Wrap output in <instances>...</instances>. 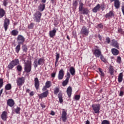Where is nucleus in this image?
Returning <instances> with one entry per match:
<instances>
[{
	"mask_svg": "<svg viewBox=\"0 0 124 124\" xmlns=\"http://www.w3.org/2000/svg\"><path fill=\"white\" fill-rule=\"evenodd\" d=\"M20 63V61L18 59H15L9 63L7 67L8 69H13L14 66L18 65Z\"/></svg>",
	"mask_w": 124,
	"mask_h": 124,
	"instance_id": "nucleus-1",
	"label": "nucleus"
},
{
	"mask_svg": "<svg viewBox=\"0 0 124 124\" xmlns=\"http://www.w3.org/2000/svg\"><path fill=\"white\" fill-rule=\"evenodd\" d=\"M24 70L29 73L31 71V61L28 60L26 62L24 63Z\"/></svg>",
	"mask_w": 124,
	"mask_h": 124,
	"instance_id": "nucleus-2",
	"label": "nucleus"
},
{
	"mask_svg": "<svg viewBox=\"0 0 124 124\" xmlns=\"http://www.w3.org/2000/svg\"><path fill=\"white\" fill-rule=\"evenodd\" d=\"M45 62V60L43 58H39L38 60H35L34 61V68H36L38 66V65H43L44 64V62Z\"/></svg>",
	"mask_w": 124,
	"mask_h": 124,
	"instance_id": "nucleus-3",
	"label": "nucleus"
},
{
	"mask_svg": "<svg viewBox=\"0 0 124 124\" xmlns=\"http://www.w3.org/2000/svg\"><path fill=\"white\" fill-rule=\"evenodd\" d=\"M92 107L95 114H99V110H100V105L99 104H93Z\"/></svg>",
	"mask_w": 124,
	"mask_h": 124,
	"instance_id": "nucleus-4",
	"label": "nucleus"
},
{
	"mask_svg": "<svg viewBox=\"0 0 124 124\" xmlns=\"http://www.w3.org/2000/svg\"><path fill=\"white\" fill-rule=\"evenodd\" d=\"M42 15V14L41 13H40V12L37 11L34 15V20L37 23H39V22H40V19L41 18Z\"/></svg>",
	"mask_w": 124,
	"mask_h": 124,
	"instance_id": "nucleus-5",
	"label": "nucleus"
},
{
	"mask_svg": "<svg viewBox=\"0 0 124 124\" xmlns=\"http://www.w3.org/2000/svg\"><path fill=\"white\" fill-rule=\"evenodd\" d=\"M61 119L64 123H65L67 120V111L64 109H62Z\"/></svg>",
	"mask_w": 124,
	"mask_h": 124,
	"instance_id": "nucleus-6",
	"label": "nucleus"
},
{
	"mask_svg": "<svg viewBox=\"0 0 124 124\" xmlns=\"http://www.w3.org/2000/svg\"><path fill=\"white\" fill-rule=\"evenodd\" d=\"M25 83V78L21 77L18 78L16 79V84L18 87H21L23 84Z\"/></svg>",
	"mask_w": 124,
	"mask_h": 124,
	"instance_id": "nucleus-7",
	"label": "nucleus"
},
{
	"mask_svg": "<svg viewBox=\"0 0 124 124\" xmlns=\"http://www.w3.org/2000/svg\"><path fill=\"white\" fill-rule=\"evenodd\" d=\"M90 31H89V29H87L86 27L83 26L81 30L80 33L81 34L83 35H85V36H88L89 35Z\"/></svg>",
	"mask_w": 124,
	"mask_h": 124,
	"instance_id": "nucleus-8",
	"label": "nucleus"
},
{
	"mask_svg": "<svg viewBox=\"0 0 124 124\" xmlns=\"http://www.w3.org/2000/svg\"><path fill=\"white\" fill-rule=\"evenodd\" d=\"M18 44H23L25 42V37L22 35H18L17 37Z\"/></svg>",
	"mask_w": 124,
	"mask_h": 124,
	"instance_id": "nucleus-9",
	"label": "nucleus"
},
{
	"mask_svg": "<svg viewBox=\"0 0 124 124\" xmlns=\"http://www.w3.org/2000/svg\"><path fill=\"white\" fill-rule=\"evenodd\" d=\"M9 24H10V21L9 19L6 18L4 20V25L3 27L5 29V31H7L8 29V26H9Z\"/></svg>",
	"mask_w": 124,
	"mask_h": 124,
	"instance_id": "nucleus-10",
	"label": "nucleus"
},
{
	"mask_svg": "<svg viewBox=\"0 0 124 124\" xmlns=\"http://www.w3.org/2000/svg\"><path fill=\"white\" fill-rule=\"evenodd\" d=\"M63 76H64V71H63V69H61L58 73V78L59 80H62Z\"/></svg>",
	"mask_w": 124,
	"mask_h": 124,
	"instance_id": "nucleus-11",
	"label": "nucleus"
},
{
	"mask_svg": "<svg viewBox=\"0 0 124 124\" xmlns=\"http://www.w3.org/2000/svg\"><path fill=\"white\" fill-rule=\"evenodd\" d=\"M101 8L102 9H103L104 8V7L103 5L97 4L96 6L94 7V8L93 9L92 11L94 13H96L97 12L98 10H99V9Z\"/></svg>",
	"mask_w": 124,
	"mask_h": 124,
	"instance_id": "nucleus-12",
	"label": "nucleus"
},
{
	"mask_svg": "<svg viewBox=\"0 0 124 124\" xmlns=\"http://www.w3.org/2000/svg\"><path fill=\"white\" fill-rule=\"evenodd\" d=\"M57 33V29L56 28H53L52 31H49V35L50 37L51 38H54V36H56V33Z\"/></svg>",
	"mask_w": 124,
	"mask_h": 124,
	"instance_id": "nucleus-13",
	"label": "nucleus"
},
{
	"mask_svg": "<svg viewBox=\"0 0 124 124\" xmlns=\"http://www.w3.org/2000/svg\"><path fill=\"white\" fill-rule=\"evenodd\" d=\"M93 54L96 58H99L102 54H101V50L100 49H96L93 51Z\"/></svg>",
	"mask_w": 124,
	"mask_h": 124,
	"instance_id": "nucleus-14",
	"label": "nucleus"
},
{
	"mask_svg": "<svg viewBox=\"0 0 124 124\" xmlns=\"http://www.w3.org/2000/svg\"><path fill=\"white\" fill-rule=\"evenodd\" d=\"M7 112L5 111H3L1 115V118L2 120L4 122H6L7 120Z\"/></svg>",
	"mask_w": 124,
	"mask_h": 124,
	"instance_id": "nucleus-15",
	"label": "nucleus"
},
{
	"mask_svg": "<svg viewBox=\"0 0 124 124\" xmlns=\"http://www.w3.org/2000/svg\"><path fill=\"white\" fill-rule=\"evenodd\" d=\"M111 46H113V47H114L117 49H120L119 47V43H118V42L114 39L112 40Z\"/></svg>",
	"mask_w": 124,
	"mask_h": 124,
	"instance_id": "nucleus-16",
	"label": "nucleus"
},
{
	"mask_svg": "<svg viewBox=\"0 0 124 124\" xmlns=\"http://www.w3.org/2000/svg\"><path fill=\"white\" fill-rule=\"evenodd\" d=\"M7 104L8 106H10V107H13L15 104V102L13 99H9L7 101Z\"/></svg>",
	"mask_w": 124,
	"mask_h": 124,
	"instance_id": "nucleus-17",
	"label": "nucleus"
},
{
	"mask_svg": "<svg viewBox=\"0 0 124 124\" xmlns=\"http://www.w3.org/2000/svg\"><path fill=\"white\" fill-rule=\"evenodd\" d=\"M48 94H49V92L46 91L41 94L39 95V98H44V97H47Z\"/></svg>",
	"mask_w": 124,
	"mask_h": 124,
	"instance_id": "nucleus-18",
	"label": "nucleus"
},
{
	"mask_svg": "<svg viewBox=\"0 0 124 124\" xmlns=\"http://www.w3.org/2000/svg\"><path fill=\"white\" fill-rule=\"evenodd\" d=\"M115 15L114 14V12L112 11H110L108 13H107L105 16V17L106 18H112V17H114Z\"/></svg>",
	"mask_w": 124,
	"mask_h": 124,
	"instance_id": "nucleus-19",
	"label": "nucleus"
},
{
	"mask_svg": "<svg viewBox=\"0 0 124 124\" xmlns=\"http://www.w3.org/2000/svg\"><path fill=\"white\" fill-rule=\"evenodd\" d=\"M114 6L116 9L120 8V5H121V2L120 0H115L114 1Z\"/></svg>",
	"mask_w": 124,
	"mask_h": 124,
	"instance_id": "nucleus-20",
	"label": "nucleus"
},
{
	"mask_svg": "<svg viewBox=\"0 0 124 124\" xmlns=\"http://www.w3.org/2000/svg\"><path fill=\"white\" fill-rule=\"evenodd\" d=\"M34 81L35 87L36 89L37 90L39 88V80H38V78H35Z\"/></svg>",
	"mask_w": 124,
	"mask_h": 124,
	"instance_id": "nucleus-21",
	"label": "nucleus"
},
{
	"mask_svg": "<svg viewBox=\"0 0 124 124\" xmlns=\"http://www.w3.org/2000/svg\"><path fill=\"white\" fill-rule=\"evenodd\" d=\"M67 93L69 97H71V94L72 93V88L69 86L67 89Z\"/></svg>",
	"mask_w": 124,
	"mask_h": 124,
	"instance_id": "nucleus-22",
	"label": "nucleus"
},
{
	"mask_svg": "<svg viewBox=\"0 0 124 124\" xmlns=\"http://www.w3.org/2000/svg\"><path fill=\"white\" fill-rule=\"evenodd\" d=\"M90 12V10L89 9L87 8H83L82 12H81V14H83L84 15H88Z\"/></svg>",
	"mask_w": 124,
	"mask_h": 124,
	"instance_id": "nucleus-23",
	"label": "nucleus"
},
{
	"mask_svg": "<svg viewBox=\"0 0 124 124\" xmlns=\"http://www.w3.org/2000/svg\"><path fill=\"white\" fill-rule=\"evenodd\" d=\"M38 9L39 11L42 12V11H43V10H44L45 9V4H44V3L40 4L38 7Z\"/></svg>",
	"mask_w": 124,
	"mask_h": 124,
	"instance_id": "nucleus-24",
	"label": "nucleus"
},
{
	"mask_svg": "<svg viewBox=\"0 0 124 124\" xmlns=\"http://www.w3.org/2000/svg\"><path fill=\"white\" fill-rule=\"evenodd\" d=\"M111 53L114 56H118L119 55V50L116 48H112Z\"/></svg>",
	"mask_w": 124,
	"mask_h": 124,
	"instance_id": "nucleus-25",
	"label": "nucleus"
},
{
	"mask_svg": "<svg viewBox=\"0 0 124 124\" xmlns=\"http://www.w3.org/2000/svg\"><path fill=\"white\" fill-rule=\"evenodd\" d=\"M58 98L59 99V102L60 103L62 104V102H63V100L62 99V93H59L58 95Z\"/></svg>",
	"mask_w": 124,
	"mask_h": 124,
	"instance_id": "nucleus-26",
	"label": "nucleus"
},
{
	"mask_svg": "<svg viewBox=\"0 0 124 124\" xmlns=\"http://www.w3.org/2000/svg\"><path fill=\"white\" fill-rule=\"evenodd\" d=\"M18 33H19V31L16 30H14L10 32V34H11V35H13V36H16L18 35Z\"/></svg>",
	"mask_w": 124,
	"mask_h": 124,
	"instance_id": "nucleus-27",
	"label": "nucleus"
},
{
	"mask_svg": "<svg viewBox=\"0 0 124 124\" xmlns=\"http://www.w3.org/2000/svg\"><path fill=\"white\" fill-rule=\"evenodd\" d=\"M123 77H124L123 73H120L119 74V75L118 76V78L119 83H122V82H123Z\"/></svg>",
	"mask_w": 124,
	"mask_h": 124,
	"instance_id": "nucleus-28",
	"label": "nucleus"
},
{
	"mask_svg": "<svg viewBox=\"0 0 124 124\" xmlns=\"http://www.w3.org/2000/svg\"><path fill=\"white\" fill-rule=\"evenodd\" d=\"M11 89H12V86L10 83L6 84L5 86V91H10Z\"/></svg>",
	"mask_w": 124,
	"mask_h": 124,
	"instance_id": "nucleus-29",
	"label": "nucleus"
},
{
	"mask_svg": "<svg viewBox=\"0 0 124 124\" xmlns=\"http://www.w3.org/2000/svg\"><path fill=\"white\" fill-rule=\"evenodd\" d=\"M5 15V11L2 8L0 9V18H2Z\"/></svg>",
	"mask_w": 124,
	"mask_h": 124,
	"instance_id": "nucleus-30",
	"label": "nucleus"
},
{
	"mask_svg": "<svg viewBox=\"0 0 124 124\" xmlns=\"http://www.w3.org/2000/svg\"><path fill=\"white\" fill-rule=\"evenodd\" d=\"M70 73L72 76L75 75V69L73 67H71L69 69Z\"/></svg>",
	"mask_w": 124,
	"mask_h": 124,
	"instance_id": "nucleus-31",
	"label": "nucleus"
},
{
	"mask_svg": "<svg viewBox=\"0 0 124 124\" xmlns=\"http://www.w3.org/2000/svg\"><path fill=\"white\" fill-rule=\"evenodd\" d=\"M78 6V0H75L73 1V7L74 8H77V7Z\"/></svg>",
	"mask_w": 124,
	"mask_h": 124,
	"instance_id": "nucleus-32",
	"label": "nucleus"
},
{
	"mask_svg": "<svg viewBox=\"0 0 124 124\" xmlns=\"http://www.w3.org/2000/svg\"><path fill=\"white\" fill-rule=\"evenodd\" d=\"M83 6H84V3L80 2L79 8H78V11H79V12H82V11H83V9H84V8L83 7Z\"/></svg>",
	"mask_w": 124,
	"mask_h": 124,
	"instance_id": "nucleus-33",
	"label": "nucleus"
},
{
	"mask_svg": "<svg viewBox=\"0 0 124 124\" xmlns=\"http://www.w3.org/2000/svg\"><path fill=\"white\" fill-rule=\"evenodd\" d=\"M59 92H60V88L58 87H56L54 90V94H56V95L58 94Z\"/></svg>",
	"mask_w": 124,
	"mask_h": 124,
	"instance_id": "nucleus-34",
	"label": "nucleus"
},
{
	"mask_svg": "<svg viewBox=\"0 0 124 124\" xmlns=\"http://www.w3.org/2000/svg\"><path fill=\"white\" fill-rule=\"evenodd\" d=\"M51 81H47L46 82L45 86H46L47 89H49V88H50V87H51Z\"/></svg>",
	"mask_w": 124,
	"mask_h": 124,
	"instance_id": "nucleus-35",
	"label": "nucleus"
},
{
	"mask_svg": "<svg viewBox=\"0 0 124 124\" xmlns=\"http://www.w3.org/2000/svg\"><path fill=\"white\" fill-rule=\"evenodd\" d=\"M109 73L111 74V75H113L114 73V68L113 67V66H109Z\"/></svg>",
	"mask_w": 124,
	"mask_h": 124,
	"instance_id": "nucleus-36",
	"label": "nucleus"
},
{
	"mask_svg": "<svg viewBox=\"0 0 124 124\" xmlns=\"http://www.w3.org/2000/svg\"><path fill=\"white\" fill-rule=\"evenodd\" d=\"M20 44H18L16 47V53H19L20 52V47L21 46Z\"/></svg>",
	"mask_w": 124,
	"mask_h": 124,
	"instance_id": "nucleus-37",
	"label": "nucleus"
},
{
	"mask_svg": "<svg viewBox=\"0 0 124 124\" xmlns=\"http://www.w3.org/2000/svg\"><path fill=\"white\" fill-rule=\"evenodd\" d=\"M69 80L67 79L66 78L65 79V80H64L62 82V86L63 87H65V86H66V85H67V84H68V82H69Z\"/></svg>",
	"mask_w": 124,
	"mask_h": 124,
	"instance_id": "nucleus-38",
	"label": "nucleus"
},
{
	"mask_svg": "<svg viewBox=\"0 0 124 124\" xmlns=\"http://www.w3.org/2000/svg\"><path fill=\"white\" fill-rule=\"evenodd\" d=\"M22 50L23 52H25V53H27L28 51V47L26 45H24L22 46Z\"/></svg>",
	"mask_w": 124,
	"mask_h": 124,
	"instance_id": "nucleus-39",
	"label": "nucleus"
},
{
	"mask_svg": "<svg viewBox=\"0 0 124 124\" xmlns=\"http://www.w3.org/2000/svg\"><path fill=\"white\" fill-rule=\"evenodd\" d=\"M21 110V108L19 107L16 108L15 109V112L16 114H19L20 113V111Z\"/></svg>",
	"mask_w": 124,
	"mask_h": 124,
	"instance_id": "nucleus-40",
	"label": "nucleus"
},
{
	"mask_svg": "<svg viewBox=\"0 0 124 124\" xmlns=\"http://www.w3.org/2000/svg\"><path fill=\"white\" fill-rule=\"evenodd\" d=\"M16 68L17 71H18L19 72H21V71H22V66H21L20 65H17L16 66Z\"/></svg>",
	"mask_w": 124,
	"mask_h": 124,
	"instance_id": "nucleus-41",
	"label": "nucleus"
},
{
	"mask_svg": "<svg viewBox=\"0 0 124 124\" xmlns=\"http://www.w3.org/2000/svg\"><path fill=\"white\" fill-rule=\"evenodd\" d=\"M34 25L33 23H31V24H30L28 26V29L29 30H32V29H33V27H34Z\"/></svg>",
	"mask_w": 124,
	"mask_h": 124,
	"instance_id": "nucleus-42",
	"label": "nucleus"
},
{
	"mask_svg": "<svg viewBox=\"0 0 124 124\" xmlns=\"http://www.w3.org/2000/svg\"><path fill=\"white\" fill-rule=\"evenodd\" d=\"M59 59H60V54L57 53L56 56V63L59 62Z\"/></svg>",
	"mask_w": 124,
	"mask_h": 124,
	"instance_id": "nucleus-43",
	"label": "nucleus"
},
{
	"mask_svg": "<svg viewBox=\"0 0 124 124\" xmlns=\"http://www.w3.org/2000/svg\"><path fill=\"white\" fill-rule=\"evenodd\" d=\"M3 86V80L2 78H0V89H1Z\"/></svg>",
	"mask_w": 124,
	"mask_h": 124,
	"instance_id": "nucleus-44",
	"label": "nucleus"
},
{
	"mask_svg": "<svg viewBox=\"0 0 124 124\" xmlns=\"http://www.w3.org/2000/svg\"><path fill=\"white\" fill-rule=\"evenodd\" d=\"M117 62L118 63H122V58L121 57L118 56L117 57Z\"/></svg>",
	"mask_w": 124,
	"mask_h": 124,
	"instance_id": "nucleus-45",
	"label": "nucleus"
},
{
	"mask_svg": "<svg viewBox=\"0 0 124 124\" xmlns=\"http://www.w3.org/2000/svg\"><path fill=\"white\" fill-rule=\"evenodd\" d=\"M101 124H110V122L108 120H103Z\"/></svg>",
	"mask_w": 124,
	"mask_h": 124,
	"instance_id": "nucleus-46",
	"label": "nucleus"
},
{
	"mask_svg": "<svg viewBox=\"0 0 124 124\" xmlns=\"http://www.w3.org/2000/svg\"><path fill=\"white\" fill-rule=\"evenodd\" d=\"M100 59L101 60V61H102V62H106V59H105V58H104V57H103V56L102 55L100 56Z\"/></svg>",
	"mask_w": 124,
	"mask_h": 124,
	"instance_id": "nucleus-47",
	"label": "nucleus"
},
{
	"mask_svg": "<svg viewBox=\"0 0 124 124\" xmlns=\"http://www.w3.org/2000/svg\"><path fill=\"white\" fill-rule=\"evenodd\" d=\"M80 95H76L75 96V100L78 101L79 99H80Z\"/></svg>",
	"mask_w": 124,
	"mask_h": 124,
	"instance_id": "nucleus-48",
	"label": "nucleus"
},
{
	"mask_svg": "<svg viewBox=\"0 0 124 124\" xmlns=\"http://www.w3.org/2000/svg\"><path fill=\"white\" fill-rule=\"evenodd\" d=\"M66 79H67V80H69V78H70V73H69V72H67L66 74Z\"/></svg>",
	"mask_w": 124,
	"mask_h": 124,
	"instance_id": "nucleus-49",
	"label": "nucleus"
},
{
	"mask_svg": "<svg viewBox=\"0 0 124 124\" xmlns=\"http://www.w3.org/2000/svg\"><path fill=\"white\" fill-rule=\"evenodd\" d=\"M106 42L108 43V44H109V43H110V38L107 37L106 38Z\"/></svg>",
	"mask_w": 124,
	"mask_h": 124,
	"instance_id": "nucleus-50",
	"label": "nucleus"
},
{
	"mask_svg": "<svg viewBox=\"0 0 124 124\" xmlns=\"http://www.w3.org/2000/svg\"><path fill=\"white\" fill-rule=\"evenodd\" d=\"M56 72L53 73L52 74H51V77L52 78H55V77H56Z\"/></svg>",
	"mask_w": 124,
	"mask_h": 124,
	"instance_id": "nucleus-51",
	"label": "nucleus"
},
{
	"mask_svg": "<svg viewBox=\"0 0 124 124\" xmlns=\"http://www.w3.org/2000/svg\"><path fill=\"white\" fill-rule=\"evenodd\" d=\"M3 5L4 6H6V5H7V0H4Z\"/></svg>",
	"mask_w": 124,
	"mask_h": 124,
	"instance_id": "nucleus-52",
	"label": "nucleus"
},
{
	"mask_svg": "<svg viewBox=\"0 0 124 124\" xmlns=\"http://www.w3.org/2000/svg\"><path fill=\"white\" fill-rule=\"evenodd\" d=\"M99 74L101 77H104V73L103 72H101V73H99Z\"/></svg>",
	"mask_w": 124,
	"mask_h": 124,
	"instance_id": "nucleus-53",
	"label": "nucleus"
},
{
	"mask_svg": "<svg viewBox=\"0 0 124 124\" xmlns=\"http://www.w3.org/2000/svg\"><path fill=\"white\" fill-rule=\"evenodd\" d=\"M119 95H120V96H123V95H124V92L120 91Z\"/></svg>",
	"mask_w": 124,
	"mask_h": 124,
	"instance_id": "nucleus-54",
	"label": "nucleus"
},
{
	"mask_svg": "<svg viewBox=\"0 0 124 124\" xmlns=\"http://www.w3.org/2000/svg\"><path fill=\"white\" fill-rule=\"evenodd\" d=\"M47 87L45 86H44L43 88V89H42V91H43V92H44V91H46V90H47Z\"/></svg>",
	"mask_w": 124,
	"mask_h": 124,
	"instance_id": "nucleus-55",
	"label": "nucleus"
},
{
	"mask_svg": "<svg viewBox=\"0 0 124 124\" xmlns=\"http://www.w3.org/2000/svg\"><path fill=\"white\" fill-rule=\"evenodd\" d=\"M118 32L119 33H122V32L123 31V29H118Z\"/></svg>",
	"mask_w": 124,
	"mask_h": 124,
	"instance_id": "nucleus-56",
	"label": "nucleus"
},
{
	"mask_svg": "<svg viewBox=\"0 0 124 124\" xmlns=\"http://www.w3.org/2000/svg\"><path fill=\"white\" fill-rule=\"evenodd\" d=\"M122 11L123 12V15L124 16V6H122Z\"/></svg>",
	"mask_w": 124,
	"mask_h": 124,
	"instance_id": "nucleus-57",
	"label": "nucleus"
},
{
	"mask_svg": "<svg viewBox=\"0 0 124 124\" xmlns=\"http://www.w3.org/2000/svg\"><path fill=\"white\" fill-rule=\"evenodd\" d=\"M98 37L99 40H101V39H102V37H101V35H100V34L98 35Z\"/></svg>",
	"mask_w": 124,
	"mask_h": 124,
	"instance_id": "nucleus-58",
	"label": "nucleus"
},
{
	"mask_svg": "<svg viewBox=\"0 0 124 124\" xmlns=\"http://www.w3.org/2000/svg\"><path fill=\"white\" fill-rule=\"evenodd\" d=\"M41 106L42 107V108H45V105L43 103H41Z\"/></svg>",
	"mask_w": 124,
	"mask_h": 124,
	"instance_id": "nucleus-59",
	"label": "nucleus"
},
{
	"mask_svg": "<svg viewBox=\"0 0 124 124\" xmlns=\"http://www.w3.org/2000/svg\"><path fill=\"white\" fill-rule=\"evenodd\" d=\"M50 115H52V116H55V112L51 111Z\"/></svg>",
	"mask_w": 124,
	"mask_h": 124,
	"instance_id": "nucleus-60",
	"label": "nucleus"
},
{
	"mask_svg": "<svg viewBox=\"0 0 124 124\" xmlns=\"http://www.w3.org/2000/svg\"><path fill=\"white\" fill-rule=\"evenodd\" d=\"M26 93H30V92H31V90H30L29 89H26Z\"/></svg>",
	"mask_w": 124,
	"mask_h": 124,
	"instance_id": "nucleus-61",
	"label": "nucleus"
},
{
	"mask_svg": "<svg viewBox=\"0 0 124 124\" xmlns=\"http://www.w3.org/2000/svg\"><path fill=\"white\" fill-rule=\"evenodd\" d=\"M51 2L54 4V3H56V1L55 0H50Z\"/></svg>",
	"mask_w": 124,
	"mask_h": 124,
	"instance_id": "nucleus-62",
	"label": "nucleus"
},
{
	"mask_svg": "<svg viewBox=\"0 0 124 124\" xmlns=\"http://www.w3.org/2000/svg\"><path fill=\"white\" fill-rule=\"evenodd\" d=\"M33 92H31L30 93V95H31V96H32V95H33Z\"/></svg>",
	"mask_w": 124,
	"mask_h": 124,
	"instance_id": "nucleus-63",
	"label": "nucleus"
},
{
	"mask_svg": "<svg viewBox=\"0 0 124 124\" xmlns=\"http://www.w3.org/2000/svg\"><path fill=\"white\" fill-rule=\"evenodd\" d=\"M85 124H90V121L89 120H87L85 122Z\"/></svg>",
	"mask_w": 124,
	"mask_h": 124,
	"instance_id": "nucleus-64",
	"label": "nucleus"
}]
</instances>
